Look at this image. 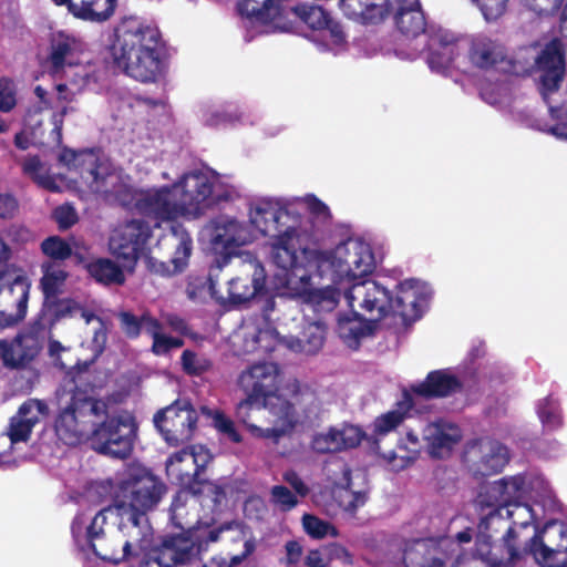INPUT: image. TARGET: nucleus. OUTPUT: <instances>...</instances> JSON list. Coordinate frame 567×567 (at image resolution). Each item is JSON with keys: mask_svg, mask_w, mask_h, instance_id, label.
I'll use <instances>...</instances> for the list:
<instances>
[{"mask_svg": "<svg viewBox=\"0 0 567 567\" xmlns=\"http://www.w3.org/2000/svg\"><path fill=\"white\" fill-rule=\"evenodd\" d=\"M526 494V476L524 474L505 476L491 483L480 492L476 505L482 512L491 506L506 509L524 502Z\"/></svg>", "mask_w": 567, "mask_h": 567, "instance_id": "6ab92c4d", "label": "nucleus"}, {"mask_svg": "<svg viewBox=\"0 0 567 567\" xmlns=\"http://www.w3.org/2000/svg\"><path fill=\"white\" fill-rule=\"evenodd\" d=\"M394 23L398 30L406 38H416L426 30V18L420 0L416 4L395 3Z\"/></svg>", "mask_w": 567, "mask_h": 567, "instance_id": "c9c22d12", "label": "nucleus"}, {"mask_svg": "<svg viewBox=\"0 0 567 567\" xmlns=\"http://www.w3.org/2000/svg\"><path fill=\"white\" fill-rule=\"evenodd\" d=\"M538 416L542 423L550 430L561 425V415L557 403L551 396H547L538 406Z\"/></svg>", "mask_w": 567, "mask_h": 567, "instance_id": "4d7b16f0", "label": "nucleus"}, {"mask_svg": "<svg viewBox=\"0 0 567 567\" xmlns=\"http://www.w3.org/2000/svg\"><path fill=\"white\" fill-rule=\"evenodd\" d=\"M50 410L45 401L39 399L24 401L18 410V414L22 419L32 417V414H35L37 417L40 419V416H48Z\"/></svg>", "mask_w": 567, "mask_h": 567, "instance_id": "e2e57ef3", "label": "nucleus"}, {"mask_svg": "<svg viewBox=\"0 0 567 567\" xmlns=\"http://www.w3.org/2000/svg\"><path fill=\"white\" fill-rule=\"evenodd\" d=\"M70 400L54 419V433L65 445L75 446L84 437L92 450L106 455V401L95 399L93 389L76 385L70 391Z\"/></svg>", "mask_w": 567, "mask_h": 567, "instance_id": "20e7f679", "label": "nucleus"}, {"mask_svg": "<svg viewBox=\"0 0 567 567\" xmlns=\"http://www.w3.org/2000/svg\"><path fill=\"white\" fill-rule=\"evenodd\" d=\"M460 439L461 436L457 432L447 433L441 427H435L434 433L430 437L431 454L441 457L443 451L450 452Z\"/></svg>", "mask_w": 567, "mask_h": 567, "instance_id": "6e6d98bb", "label": "nucleus"}, {"mask_svg": "<svg viewBox=\"0 0 567 567\" xmlns=\"http://www.w3.org/2000/svg\"><path fill=\"white\" fill-rule=\"evenodd\" d=\"M30 288L25 276L0 278V328L13 327L25 318Z\"/></svg>", "mask_w": 567, "mask_h": 567, "instance_id": "f3484780", "label": "nucleus"}, {"mask_svg": "<svg viewBox=\"0 0 567 567\" xmlns=\"http://www.w3.org/2000/svg\"><path fill=\"white\" fill-rule=\"evenodd\" d=\"M515 527H507L499 538L475 542V557L485 563L486 567H514L524 555L525 546Z\"/></svg>", "mask_w": 567, "mask_h": 567, "instance_id": "dca6fc26", "label": "nucleus"}, {"mask_svg": "<svg viewBox=\"0 0 567 567\" xmlns=\"http://www.w3.org/2000/svg\"><path fill=\"white\" fill-rule=\"evenodd\" d=\"M152 237V226L143 219H132L125 223L118 231L116 250L128 264L133 266L144 251Z\"/></svg>", "mask_w": 567, "mask_h": 567, "instance_id": "5701e85b", "label": "nucleus"}, {"mask_svg": "<svg viewBox=\"0 0 567 567\" xmlns=\"http://www.w3.org/2000/svg\"><path fill=\"white\" fill-rule=\"evenodd\" d=\"M370 316L371 318L367 319L355 311L338 316L337 332L347 347L358 350L364 338L374 334L382 319H378L377 312Z\"/></svg>", "mask_w": 567, "mask_h": 567, "instance_id": "393cba45", "label": "nucleus"}, {"mask_svg": "<svg viewBox=\"0 0 567 567\" xmlns=\"http://www.w3.org/2000/svg\"><path fill=\"white\" fill-rule=\"evenodd\" d=\"M16 93L12 87V81L9 79L0 80V111L10 112L16 106Z\"/></svg>", "mask_w": 567, "mask_h": 567, "instance_id": "774afa93", "label": "nucleus"}, {"mask_svg": "<svg viewBox=\"0 0 567 567\" xmlns=\"http://www.w3.org/2000/svg\"><path fill=\"white\" fill-rule=\"evenodd\" d=\"M525 551L543 567H567V525L547 522L525 540Z\"/></svg>", "mask_w": 567, "mask_h": 567, "instance_id": "9d476101", "label": "nucleus"}, {"mask_svg": "<svg viewBox=\"0 0 567 567\" xmlns=\"http://www.w3.org/2000/svg\"><path fill=\"white\" fill-rule=\"evenodd\" d=\"M271 239L272 261L286 272L287 287L293 278L299 279L302 284H308L311 277V258L317 252L300 247L296 227H285Z\"/></svg>", "mask_w": 567, "mask_h": 567, "instance_id": "0eeeda50", "label": "nucleus"}, {"mask_svg": "<svg viewBox=\"0 0 567 567\" xmlns=\"http://www.w3.org/2000/svg\"><path fill=\"white\" fill-rule=\"evenodd\" d=\"M303 287L291 293L293 297L301 299L302 303L309 306L311 310L318 315L333 311L340 301V290L332 286L324 288H307Z\"/></svg>", "mask_w": 567, "mask_h": 567, "instance_id": "4c0bfd02", "label": "nucleus"}, {"mask_svg": "<svg viewBox=\"0 0 567 567\" xmlns=\"http://www.w3.org/2000/svg\"><path fill=\"white\" fill-rule=\"evenodd\" d=\"M461 53L457 41L440 40L436 48H431L427 55V64L431 70L436 72H445L450 68H458L456 64Z\"/></svg>", "mask_w": 567, "mask_h": 567, "instance_id": "ea45409f", "label": "nucleus"}, {"mask_svg": "<svg viewBox=\"0 0 567 567\" xmlns=\"http://www.w3.org/2000/svg\"><path fill=\"white\" fill-rule=\"evenodd\" d=\"M97 0H80V6L76 3V10L74 13L75 18L82 20L103 22L106 20V10L102 12H95L93 10L94 4Z\"/></svg>", "mask_w": 567, "mask_h": 567, "instance_id": "69168bd1", "label": "nucleus"}, {"mask_svg": "<svg viewBox=\"0 0 567 567\" xmlns=\"http://www.w3.org/2000/svg\"><path fill=\"white\" fill-rule=\"evenodd\" d=\"M251 224L264 235L274 237L281 233L285 227H293L288 225L290 218L287 208L279 205L278 202L271 199H260L251 207L249 213Z\"/></svg>", "mask_w": 567, "mask_h": 567, "instance_id": "a878e982", "label": "nucleus"}, {"mask_svg": "<svg viewBox=\"0 0 567 567\" xmlns=\"http://www.w3.org/2000/svg\"><path fill=\"white\" fill-rule=\"evenodd\" d=\"M565 44L558 38L550 40L536 59L540 90L544 94L557 91L566 71Z\"/></svg>", "mask_w": 567, "mask_h": 567, "instance_id": "412c9836", "label": "nucleus"}, {"mask_svg": "<svg viewBox=\"0 0 567 567\" xmlns=\"http://www.w3.org/2000/svg\"><path fill=\"white\" fill-rule=\"evenodd\" d=\"M113 35L109 52L114 66L142 83L157 82L165 70V42L158 28L131 16L114 28Z\"/></svg>", "mask_w": 567, "mask_h": 567, "instance_id": "f03ea898", "label": "nucleus"}, {"mask_svg": "<svg viewBox=\"0 0 567 567\" xmlns=\"http://www.w3.org/2000/svg\"><path fill=\"white\" fill-rule=\"evenodd\" d=\"M101 147L79 151L64 146L58 157L59 164L79 175L81 184L93 195H106V166Z\"/></svg>", "mask_w": 567, "mask_h": 567, "instance_id": "6e6552de", "label": "nucleus"}, {"mask_svg": "<svg viewBox=\"0 0 567 567\" xmlns=\"http://www.w3.org/2000/svg\"><path fill=\"white\" fill-rule=\"evenodd\" d=\"M486 21H496L507 10L508 0H472Z\"/></svg>", "mask_w": 567, "mask_h": 567, "instance_id": "052dcab7", "label": "nucleus"}, {"mask_svg": "<svg viewBox=\"0 0 567 567\" xmlns=\"http://www.w3.org/2000/svg\"><path fill=\"white\" fill-rule=\"evenodd\" d=\"M22 172L34 181L40 187L49 192H59L60 186L55 179L47 174L44 164L38 155L28 156L22 163Z\"/></svg>", "mask_w": 567, "mask_h": 567, "instance_id": "49530a36", "label": "nucleus"}, {"mask_svg": "<svg viewBox=\"0 0 567 567\" xmlns=\"http://www.w3.org/2000/svg\"><path fill=\"white\" fill-rule=\"evenodd\" d=\"M39 423V417L32 414V417H11L8 435L12 443L27 442L32 433L33 427Z\"/></svg>", "mask_w": 567, "mask_h": 567, "instance_id": "864d4df0", "label": "nucleus"}, {"mask_svg": "<svg viewBox=\"0 0 567 567\" xmlns=\"http://www.w3.org/2000/svg\"><path fill=\"white\" fill-rule=\"evenodd\" d=\"M506 508V517L511 519L512 523L508 527H515V530L520 532L528 527H533V529H538L534 524V513L533 508L527 503H518L516 505Z\"/></svg>", "mask_w": 567, "mask_h": 567, "instance_id": "8fccbe9b", "label": "nucleus"}, {"mask_svg": "<svg viewBox=\"0 0 567 567\" xmlns=\"http://www.w3.org/2000/svg\"><path fill=\"white\" fill-rule=\"evenodd\" d=\"M41 271L40 288L43 299H52L60 296L63 292L69 274L53 261H44L41 265Z\"/></svg>", "mask_w": 567, "mask_h": 567, "instance_id": "a19ab883", "label": "nucleus"}, {"mask_svg": "<svg viewBox=\"0 0 567 567\" xmlns=\"http://www.w3.org/2000/svg\"><path fill=\"white\" fill-rule=\"evenodd\" d=\"M326 339V326L320 320L309 323L297 340L298 350L306 354H316L323 346Z\"/></svg>", "mask_w": 567, "mask_h": 567, "instance_id": "a18cd8bd", "label": "nucleus"}, {"mask_svg": "<svg viewBox=\"0 0 567 567\" xmlns=\"http://www.w3.org/2000/svg\"><path fill=\"white\" fill-rule=\"evenodd\" d=\"M462 388L463 384L456 375L445 370H433L427 373L424 381L411 384L405 390L410 391L413 398L431 400L450 396L460 392Z\"/></svg>", "mask_w": 567, "mask_h": 567, "instance_id": "bb28decb", "label": "nucleus"}, {"mask_svg": "<svg viewBox=\"0 0 567 567\" xmlns=\"http://www.w3.org/2000/svg\"><path fill=\"white\" fill-rule=\"evenodd\" d=\"M238 388L249 396V400L262 401V406L272 415L284 420L286 426L296 425L295 405L278 394L280 385V369L272 362L255 363L244 370L237 380Z\"/></svg>", "mask_w": 567, "mask_h": 567, "instance_id": "423d86ee", "label": "nucleus"}, {"mask_svg": "<svg viewBox=\"0 0 567 567\" xmlns=\"http://www.w3.org/2000/svg\"><path fill=\"white\" fill-rule=\"evenodd\" d=\"M482 517L478 523V534L476 540H491L502 536L505 533L507 525V517L503 515V509L491 506L481 511Z\"/></svg>", "mask_w": 567, "mask_h": 567, "instance_id": "79ce46f5", "label": "nucleus"}, {"mask_svg": "<svg viewBox=\"0 0 567 567\" xmlns=\"http://www.w3.org/2000/svg\"><path fill=\"white\" fill-rule=\"evenodd\" d=\"M80 313L90 322L94 315H87L75 300L71 298H52L43 299L42 308L35 323L41 329H52L59 321L65 318H71Z\"/></svg>", "mask_w": 567, "mask_h": 567, "instance_id": "2f4dec72", "label": "nucleus"}, {"mask_svg": "<svg viewBox=\"0 0 567 567\" xmlns=\"http://www.w3.org/2000/svg\"><path fill=\"white\" fill-rule=\"evenodd\" d=\"M203 412L212 419L213 426L218 433L226 436L233 443L239 444L243 442V436L237 431L235 422L224 411L203 408Z\"/></svg>", "mask_w": 567, "mask_h": 567, "instance_id": "09e8293b", "label": "nucleus"}, {"mask_svg": "<svg viewBox=\"0 0 567 567\" xmlns=\"http://www.w3.org/2000/svg\"><path fill=\"white\" fill-rule=\"evenodd\" d=\"M184 340L181 338H174L162 333L153 340L152 352L155 355H165L173 349L182 348Z\"/></svg>", "mask_w": 567, "mask_h": 567, "instance_id": "0e129e2a", "label": "nucleus"}, {"mask_svg": "<svg viewBox=\"0 0 567 567\" xmlns=\"http://www.w3.org/2000/svg\"><path fill=\"white\" fill-rule=\"evenodd\" d=\"M183 371L190 377H199L209 371L213 363L209 359L198 355L196 352L186 349L181 355Z\"/></svg>", "mask_w": 567, "mask_h": 567, "instance_id": "603ef678", "label": "nucleus"}, {"mask_svg": "<svg viewBox=\"0 0 567 567\" xmlns=\"http://www.w3.org/2000/svg\"><path fill=\"white\" fill-rule=\"evenodd\" d=\"M364 435L357 425L343 424L341 429L331 426L327 432L316 433L310 447L317 454L337 453L359 446Z\"/></svg>", "mask_w": 567, "mask_h": 567, "instance_id": "4be33fe9", "label": "nucleus"}, {"mask_svg": "<svg viewBox=\"0 0 567 567\" xmlns=\"http://www.w3.org/2000/svg\"><path fill=\"white\" fill-rule=\"evenodd\" d=\"M338 274L354 281L370 275L374 269L373 255L370 249L354 243L337 249Z\"/></svg>", "mask_w": 567, "mask_h": 567, "instance_id": "b1692460", "label": "nucleus"}, {"mask_svg": "<svg viewBox=\"0 0 567 567\" xmlns=\"http://www.w3.org/2000/svg\"><path fill=\"white\" fill-rule=\"evenodd\" d=\"M154 426L171 446L192 441L197 429L198 414L188 401L176 400L153 416Z\"/></svg>", "mask_w": 567, "mask_h": 567, "instance_id": "f8f14e48", "label": "nucleus"}, {"mask_svg": "<svg viewBox=\"0 0 567 567\" xmlns=\"http://www.w3.org/2000/svg\"><path fill=\"white\" fill-rule=\"evenodd\" d=\"M82 497L89 505L102 504L106 498V483L90 482L85 486Z\"/></svg>", "mask_w": 567, "mask_h": 567, "instance_id": "338daca9", "label": "nucleus"}, {"mask_svg": "<svg viewBox=\"0 0 567 567\" xmlns=\"http://www.w3.org/2000/svg\"><path fill=\"white\" fill-rule=\"evenodd\" d=\"M52 218L60 230H68L79 221L75 208L69 203L55 207L52 212Z\"/></svg>", "mask_w": 567, "mask_h": 567, "instance_id": "bf43d9fd", "label": "nucleus"}, {"mask_svg": "<svg viewBox=\"0 0 567 567\" xmlns=\"http://www.w3.org/2000/svg\"><path fill=\"white\" fill-rule=\"evenodd\" d=\"M105 524L106 507H103L86 527L85 544L81 545V550L85 554V567H106Z\"/></svg>", "mask_w": 567, "mask_h": 567, "instance_id": "c756f323", "label": "nucleus"}, {"mask_svg": "<svg viewBox=\"0 0 567 567\" xmlns=\"http://www.w3.org/2000/svg\"><path fill=\"white\" fill-rule=\"evenodd\" d=\"M346 298L351 308L358 306L369 315L377 312L378 319L394 316L404 322H414L422 317L431 293L424 282L414 278L400 282L394 296L377 281L362 280L353 282Z\"/></svg>", "mask_w": 567, "mask_h": 567, "instance_id": "7ed1b4c3", "label": "nucleus"}, {"mask_svg": "<svg viewBox=\"0 0 567 567\" xmlns=\"http://www.w3.org/2000/svg\"><path fill=\"white\" fill-rule=\"evenodd\" d=\"M302 526L305 532L316 539H321L328 535L332 537L338 535L337 528L331 523L311 514H305L302 516Z\"/></svg>", "mask_w": 567, "mask_h": 567, "instance_id": "5fc2aeb1", "label": "nucleus"}, {"mask_svg": "<svg viewBox=\"0 0 567 567\" xmlns=\"http://www.w3.org/2000/svg\"><path fill=\"white\" fill-rule=\"evenodd\" d=\"M265 287V269L260 264H256L251 274H243L228 281L227 300L234 306L246 303L261 293Z\"/></svg>", "mask_w": 567, "mask_h": 567, "instance_id": "7c9ffc66", "label": "nucleus"}, {"mask_svg": "<svg viewBox=\"0 0 567 567\" xmlns=\"http://www.w3.org/2000/svg\"><path fill=\"white\" fill-rule=\"evenodd\" d=\"M391 8L390 0H348L342 12L362 24L377 25L389 17Z\"/></svg>", "mask_w": 567, "mask_h": 567, "instance_id": "473e14b6", "label": "nucleus"}, {"mask_svg": "<svg viewBox=\"0 0 567 567\" xmlns=\"http://www.w3.org/2000/svg\"><path fill=\"white\" fill-rule=\"evenodd\" d=\"M415 399L410 391L403 390L402 399L395 403L394 409L375 419L374 432L382 435L395 430L415 409Z\"/></svg>", "mask_w": 567, "mask_h": 567, "instance_id": "58836bf2", "label": "nucleus"}, {"mask_svg": "<svg viewBox=\"0 0 567 567\" xmlns=\"http://www.w3.org/2000/svg\"><path fill=\"white\" fill-rule=\"evenodd\" d=\"M471 63L481 70H494L506 62L505 48L487 37L475 38L468 49Z\"/></svg>", "mask_w": 567, "mask_h": 567, "instance_id": "f704fd0d", "label": "nucleus"}, {"mask_svg": "<svg viewBox=\"0 0 567 567\" xmlns=\"http://www.w3.org/2000/svg\"><path fill=\"white\" fill-rule=\"evenodd\" d=\"M402 559L405 567H446L445 553L432 538L406 542Z\"/></svg>", "mask_w": 567, "mask_h": 567, "instance_id": "c85d7f7f", "label": "nucleus"}, {"mask_svg": "<svg viewBox=\"0 0 567 567\" xmlns=\"http://www.w3.org/2000/svg\"><path fill=\"white\" fill-rule=\"evenodd\" d=\"M508 460L507 447L489 437L467 442L463 453L464 465L476 478L502 472Z\"/></svg>", "mask_w": 567, "mask_h": 567, "instance_id": "4468645a", "label": "nucleus"}, {"mask_svg": "<svg viewBox=\"0 0 567 567\" xmlns=\"http://www.w3.org/2000/svg\"><path fill=\"white\" fill-rule=\"evenodd\" d=\"M237 527L238 523L231 520L207 530L189 528L165 535L157 546L145 554L140 567H229L225 559L204 564L200 554L210 543L218 542L221 533Z\"/></svg>", "mask_w": 567, "mask_h": 567, "instance_id": "39448f33", "label": "nucleus"}, {"mask_svg": "<svg viewBox=\"0 0 567 567\" xmlns=\"http://www.w3.org/2000/svg\"><path fill=\"white\" fill-rule=\"evenodd\" d=\"M343 476L346 481V485L342 486L339 494V505L343 508L344 512L350 514H355L357 511L364 506L369 499V489L363 488L359 491H354L352 488L351 482V471L350 468H346L343 471Z\"/></svg>", "mask_w": 567, "mask_h": 567, "instance_id": "c03bdc74", "label": "nucleus"}, {"mask_svg": "<svg viewBox=\"0 0 567 567\" xmlns=\"http://www.w3.org/2000/svg\"><path fill=\"white\" fill-rule=\"evenodd\" d=\"M138 423L132 412L118 411L109 415V457L128 460L137 440Z\"/></svg>", "mask_w": 567, "mask_h": 567, "instance_id": "aec40b11", "label": "nucleus"}, {"mask_svg": "<svg viewBox=\"0 0 567 567\" xmlns=\"http://www.w3.org/2000/svg\"><path fill=\"white\" fill-rule=\"evenodd\" d=\"M74 38L66 35L62 31L52 37L48 62L53 72L63 70L66 63V58L71 55L74 50Z\"/></svg>", "mask_w": 567, "mask_h": 567, "instance_id": "37998d69", "label": "nucleus"}, {"mask_svg": "<svg viewBox=\"0 0 567 567\" xmlns=\"http://www.w3.org/2000/svg\"><path fill=\"white\" fill-rule=\"evenodd\" d=\"M328 14L322 7L316 4H298L293 0L287 1L284 21H290L291 29L285 30L286 32H295L298 24L303 23L311 30H323L328 23Z\"/></svg>", "mask_w": 567, "mask_h": 567, "instance_id": "72a5a7b5", "label": "nucleus"}, {"mask_svg": "<svg viewBox=\"0 0 567 567\" xmlns=\"http://www.w3.org/2000/svg\"><path fill=\"white\" fill-rule=\"evenodd\" d=\"M39 352V341L30 333L18 334L11 341L0 340V359L11 370L25 368Z\"/></svg>", "mask_w": 567, "mask_h": 567, "instance_id": "cd10ccee", "label": "nucleus"}, {"mask_svg": "<svg viewBox=\"0 0 567 567\" xmlns=\"http://www.w3.org/2000/svg\"><path fill=\"white\" fill-rule=\"evenodd\" d=\"M136 212L159 227L164 221H173L181 216L174 187L162 186L156 189L142 190L135 198Z\"/></svg>", "mask_w": 567, "mask_h": 567, "instance_id": "a211bd4d", "label": "nucleus"}, {"mask_svg": "<svg viewBox=\"0 0 567 567\" xmlns=\"http://www.w3.org/2000/svg\"><path fill=\"white\" fill-rule=\"evenodd\" d=\"M118 319L121 331L127 339H137L143 329L142 316L137 317L131 311H120L115 313Z\"/></svg>", "mask_w": 567, "mask_h": 567, "instance_id": "13d9d810", "label": "nucleus"}, {"mask_svg": "<svg viewBox=\"0 0 567 567\" xmlns=\"http://www.w3.org/2000/svg\"><path fill=\"white\" fill-rule=\"evenodd\" d=\"M525 551L543 567H567V525L547 522L525 540Z\"/></svg>", "mask_w": 567, "mask_h": 567, "instance_id": "9b49d317", "label": "nucleus"}, {"mask_svg": "<svg viewBox=\"0 0 567 567\" xmlns=\"http://www.w3.org/2000/svg\"><path fill=\"white\" fill-rule=\"evenodd\" d=\"M214 186L212 178L200 171L185 173L172 185L181 216L198 217L204 214L214 204Z\"/></svg>", "mask_w": 567, "mask_h": 567, "instance_id": "ddd939ff", "label": "nucleus"}, {"mask_svg": "<svg viewBox=\"0 0 567 567\" xmlns=\"http://www.w3.org/2000/svg\"><path fill=\"white\" fill-rule=\"evenodd\" d=\"M239 225L236 220H228L224 226H217L215 229V234L212 238V243L215 247H223L227 254H230L234 248H237L241 245L239 238L236 237V231L238 230ZM229 260V255L223 256V264H218V268H221L223 265L227 264Z\"/></svg>", "mask_w": 567, "mask_h": 567, "instance_id": "de8ad7c7", "label": "nucleus"}, {"mask_svg": "<svg viewBox=\"0 0 567 567\" xmlns=\"http://www.w3.org/2000/svg\"><path fill=\"white\" fill-rule=\"evenodd\" d=\"M262 404L260 400H249V396L246 395L237 405H236V416L241 422L249 433L258 439H275L284 436L288 431L292 430L295 426H286L284 424V420H281L278 415H274V427L262 429L252 423L248 422L249 412L252 405Z\"/></svg>", "mask_w": 567, "mask_h": 567, "instance_id": "e433bc0d", "label": "nucleus"}, {"mask_svg": "<svg viewBox=\"0 0 567 567\" xmlns=\"http://www.w3.org/2000/svg\"><path fill=\"white\" fill-rule=\"evenodd\" d=\"M109 511L118 517V529L126 537L120 555H109V563L120 564L132 556V547L144 549L151 536L147 513L153 511L167 492L165 483L137 462L125 464L123 477L113 486Z\"/></svg>", "mask_w": 567, "mask_h": 567, "instance_id": "f257e3e1", "label": "nucleus"}, {"mask_svg": "<svg viewBox=\"0 0 567 567\" xmlns=\"http://www.w3.org/2000/svg\"><path fill=\"white\" fill-rule=\"evenodd\" d=\"M212 456L205 452L196 453L181 450L173 453L165 462L166 473L175 477L183 491L199 496L203 494V486L209 482L200 478Z\"/></svg>", "mask_w": 567, "mask_h": 567, "instance_id": "2eb2a0df", "label": "nucleus"}, {"mask_svg": "<svg viewBox=\"0 0 567 567\" xmlns=\"http://www.w3.org/2000/svg\"><path fill=\"white\" fill-rule=\"evenodd\" d=\"M157 248L169 252L168 260H159L150 255L146 257V267L151 274L168 278L182 274L187 268L193 251V239L182 224H174L169 233L158 239Z\"/></svg>", "mask_w": 567, "mask_h": 567, "instance_id": "1a4fd4ad", "label": "nucleus"}, {"mask_svg": "<svg viewBox=\"0 0 567 567\" xmlns=\"http://www.w3.org/2000/svg\"><path fill=\"white\" fill-rule=\"evenodd\" d=\"M42 252L50 261H63L72 256V247L60 236H50L41 243Z\"/></svg>", "mask_w": 567, "mask_h": 567, "instance_id": "3c124183", "label": "nucleus"}, {"mask_svg": "<svg viewBox=\"0 0 567 567\" xmlns=\"http://www.w3.org/2000/svg\"><path fill=\"white\" fill-rule=\"evenodd\" d=\"M270 494L272 502L284 512L291 511L298 504L296 494L284 485H275Z\"/></svg>", "mask_w": 567, "mask_h": 567, "instance_id": "680f3d73", "label": "nucleus"}]
</instances>
